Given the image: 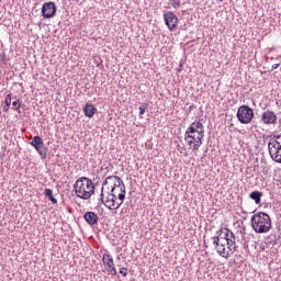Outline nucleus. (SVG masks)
I'll use <instances>...</instances> for the list:
<instances>
[{
	"mask_svg": "<svg viewBox=\"0 0 281 281\" xmlns=\"http://www.w3.org/2000/svg\"><path fill=\"white\" fill-rule=\"evenodd\" d=\"M203 137H205V127L200 121L191 123L184 133V140L193 150L201 148Z\"/></svg>",
	"mask_w": 281,
	"mask_h": 281,
	"instance_id": "obj_1",
	"label": "nucleus"
},
{
	"mask_svg": "<svg viewBox=\"0 0 281 281\" xmlns=\"http://www.w3.org/2000/svg\"><path fill=\"white\" fill-rule=\"evenodd\" d=\"M74 190L79 199L89 201L93 194H95V186L93 181L87 177L79 178L75 184Z\"/></svg>",
	"mask_w": 281,
	"mask_h": 281,
	"instance_id": "obj_2",
	"label": "nucleus"
},
{
	"mask_svg": "<svg viewBox=\"0 0 281 281\" xmlns=\"http://www.w3.org/2000/svg\"><path fill=\"white\" fill-rule=\"evenodd\" d=\"M250 223L256 234H269L271 232V216L265 212L254 214Z\"/></svg>",
	"mask_w": 281,
	"mask_h": 281,
	"instance_id": "obj_3",
	"label": "nucleus"
},
{
	"mask_svg": "<svg viewBox=\"0 0 281 281\" xmlns=\"http://www.w3.org/2000/svg\"><path fill=\"white\" fill-rule=\"evenodd\" d=\"M101 203L108 207V210H120L122 207V204L125 200V191L122 187L121 193H119V200L115 198V195H112L110 192H108L106 198H104V187L101 189Z\"/></svg>",
	"mask_w": 281,
	"mask_h": 281,
	"instance_id": "obj_4",
	"label": "nucleus"
},
{
	"mask_svg": "<svg viewBox=\"0 0 281 281\" xmlns=\"http://www.w3.org/2000/svg\"><path fill=\"white\" fill-rule=\"evenodd\" d=\"M110 186V194L114 195L117 200H120V194H122V188L126 194V186L120 176H109L102 183V188Z\"/></svg>",
	"mask_w": 281,
	"mask_h": 281,
	"instance_id": "obj_5",
	"label": "nucleus"
},
{
	"mask_svg": "<svg viewBox=\"0 0 281 281\" xmlns=\"http://www.w3.org/2000/svg\"><path fill=\"white\" fill-rule=\"evenodd\" d=\"M254 115V109L249 105H241L237 110L236 117L240 124H251Z\"/></svg>",
	"mask_w": 281,
	"mask_h": 281,
	"instance_id": "obj_6",
	"label": "nucleus"
},
{
	"mask_svg": "<svg viewBox=\"0 0 281 281\" xmlns=\"http://www.w3.org/2000/svg\"><path fill=\"white\" fill-rule=\"evenodd\" d=\"M165 25H167L170 32H175L177 30V25L179 24V18L175 12L168 11L164 13Z\"/></svg>",
	"mask_w": 281,
	"mask_h": 281,
	"instance_id": "obj_7",
	"label": "nucleus"
},
{
	"mask_svg": "<svg viewBox=\"0 0 281 281\" xmlns=\"http://www.w3.org/2000/svg\"><path fill=\"white\" fill-rule=\"evenodd\" d=\"M31 146H33L35 148V150H37V153L42 159H45V157H47V149H46L45 143H43V138H41V136H38V135L34 136L31 140Z\"/></svg>",
	"mask_w": 281,
	"mask_h": 281,
	"instance_id": "obj_8",
	"label": "nucleus"
},
{
	"mask_svg": "<svg viewBox=\"0 0 281 281\" xmlns=\"http://www.w3.org/2000/svg\"><path fill=\"white\" fill-rule=\"evenodd\" d=\"M58 8H56V2L49 1L42 5V16L43 19H54L56 16V12Z\"/></svg>",
	"mask_w": 281,
	"mask_h": 281,
	"instance_id": "obj_9",
	"label": "nucleus"
},
{
	"mask_svg": "<svg viewBox=\"0 0 281 281\" xmlns=\"http://www.w3.org/2000/svg\"><path fill=\"white\" fill-rule=\"evenodd\" d=\"M261 122L263 124H276L278 122V115H276V112L267 110L261 114Z\"/></svg>",
	"mask_w": 281,
	"mask_h": 281,
	"instance_id": "obj_10",
	"label": "nucleus"
},
{
	"mask_svg": "<svg viewBox=\"0 0 281 281\" xmlns=\"http://www.w3.org/2000/svg\"><path fill=\"white\" fill-rule=\"evenodd\" d=\"M212 240L218 256H222V258H224L227 254L225 251V240L218 237H212Z\"/></svg>",
	"mask_w": 281,
	"mask_h": 281,
	"instance_id": "obj_11",
	"label": "nucleus"
},
{
	"mask_svg": "<svg viewBox=\"0 0 281 281\" xmlns=\"http://www.w3.org/2000/svg\"><path fill=\"white\" fill-rule=\"evenodd\" d=\"M236 251V240L234 239H226L225 241V255L224 258H229L231 256H234V252Z\"/></svg>",
	"mask_w": 281,
	"mask_h": 281,
	"instance_id": "obj_12",
	"label": "nucleus"
},
{
	"mask_svg": "<svg viewBox=\"0 0 281 281\" xmlns=\"http://www.w3.org/2000/svg\"><path fill=\"white\" fill-rule=\"evenodd\" d=\"M83 218L86 221V223H88V225H98V221H99V217H98V214H95V212H86L85 215H83Z\"/></svg>",
	"mask_w": 281,
	"mask_h": 281,
	"instance_id": "obj_13",
	"label": "nucleus"
},
{
	"mask_svg": "<svg viewBox=\"0 0 281 281\" xmlns=\"http://www.w3.org/2000/svg\"><path fill=\"white\" fill-rule=\"evenodd\" d=\"M98 109L95 108V105L91 104V103H87L83 106V113L86 115V117H93V115H95Z\"/></svg>",
	"mask_w": 281,
	"mask_h": 281,
	"instance_id": "obj_14",
	"label": "nucleus"
},
{
	"mask_svg": "<svg viewBox=\"0 0 281 281\" xmlns=\"http://www.w3.org/2000/svg\"><path fill=\"white\" fill-rule=\"evenodd\" d=\"M249 199L255 201L256 205H260L262 201V192L261 191H252L249 194Z\"/></svg>",
	"mask_w": 281,
	"mask_h": 281,
	"instance_id": "obj_15",
	"label": "nucleus"
},
{
	"mask_svg": "<svg viewBox=\"0 0 281 281\" xmlns=\"http://www.w3.org/2000/svg\"><path fill=\"white\" fill-rule=\"evenodd\" d=\"M44 196H46V199H48V201H50V203H53V205H56V203H58V200H56V198H54V190H52V189H45Z\"/></svg>",
	"mask_w": 281,
	"mask_h": 281,
	"instance_id": "obj_16",
	"label": "nucleus"
},
{
	"mask_svg": "<svg viewBox=\"0 0 281 281\" xmlns=\"http://www.w3.org/2000/svg\"><path fill=\"white\" fill-rule=\"evenodd\" d=\"M102 261H103V265L108 269H110L111 267H115V262L113 261V257H111V255H109V254L103 255Z\"/></svg>",
	"mask_w": 281,
	"mask_h": 281,
	"instance_id": "obj_17",
	"label": "nucleus"
},
{
	"mask_svg": "<svg viewBox=\"0 0 281 281\" xmlns=\"http://www.w3.org/2000/svg\"><path fill=\"white\" fill-rule=\"evenodd\" d=\"M21 99H16L12 102L13 111H18V113H21Z\"/></svg>",
	"mask_w": 281,
	"mask_h": 281,
	"instance_id": "obj_18",
	"label": "nucleus"
},
{
	"mask_svg": "<svg viewBox=\"0 0 281 281\" xmlns=\"http://www.w3.org/2000/svg\"><path fill=\"white\" fill-rule=\"evenodd\" d=\"M229 233L231 231L228 228H224V233L221 238V240H224V244L227 243V240H229Z\"/></svg>",
	"mask_w": 281,
	"mask_h": 281,
	"instance_id": "obj_19",
	"label": "nucleus"
},
{
	"mask_svg": "<svg viewBox=\"0 0 281 281\" xmlns=\"http://www.w3.org/2000/svg\"><path fill=\"white\" fill-rule=\"evenodd\" d=\"M169 5H172V8H181V0H169Z\"/></svg>",
	"mask_w": 281,
	"mask_h": 281,
	"instance_id": "obj_20",
	"label": "nucleus"
},
{
	"mask_svg": "<svg viewBox=\"0 0 281 281\" xmlns=\"http://www.w3.org/2000/svg\"><path fill=\"white\" fill-rule=\"evenodd\" d=\"M148 109V103H143L139 108V115H144V113H146V110Z\"/></svg>",
	"mask_w": 281,
	"mask_h": 281,
	"instance_id": "obj_21",
	"label": "nucleus"
},
{
	"mask_svg": "<svg viewBox=\"0 0 281 281\" xmlns=\"http://www.w3.org/2000/svg\"><path fill=\"white\" fill-rule=\"evenodd\" d=\"M4 104L7 106H10V104H12V94H7L5 99H4Z\"/></svg>",
	"mask_w": 281,
	"mask_h": 281,
	"instance_id": "obj_22",
	"label": "nucleus"
},
{
	"mask_svg": "<svg viewBox=\"0 0 281 281\" xmlns=\"http://www.w3.org/2000/svg\"><path fill=\"white\" fill-rule=\"evenodd\" d=\"M223 234H225V228L223 229V228H221V229H218L217 232H216V235L215 236H213L214 238H223Z\"/></svg>",
	"mask_w": 281,
	"mask_h": 281,
	"instance_id": "obj_23",
	"label": "nucleus"
},
{
	"mask_svg": "<svg viewBox=\"0 0 281 281\" xmlns=\"http://www.w3.org/2000/svg\"><path fill=\"white\" fill-rule=\"evenodd\" d=\"M120 273L123 278H126L128 276V268H121Z\"/></svg>",
	"mask_w": 281,
	"mask_h": 281,
	"instance_id": "obj_24",
	"label": "nucleus"
},
{
	"mask_svg": "<svg viewBox=\"0 0 281 281\" xmlns=\"http://www.w3.org/2000/svg\"><path fill=\"white\" fill-rule=\"evenodd\" d=\"M108 271L110 276H117V270H115V266H112L111 268H109Z\"/></svg>",
	"mask_w": 281,
	"mask_h": 281,
	"instance_id": "obj_25",
	"label": "nucleus"
},
{
	"mask_svg": "<svg viewBox=\"0 0 281 281\" xmlns=\"http://www.w3.org/2000/svg\"><path fill=\"white\" fill-rule=\"evenodd\" d=\"M228 240H235L236 241V235H234V233L232 231L228 235Z\"/></svg>",
	"mask_w": 281,
	"mask_h": 281,
	"instance_id": "obj_26",
	"label": "nucleus"
},
{
	"mask_svg": "<svg viewBox=\"0 0 281 281\" xmlns=\"http://www.w3.org/2000/svg\"><path fill=\"white\" fill-rule=\"evenodd\" d=\"M278 67H280V64L272 65L271 71H273L274 69H278Z\"/></svg>",
	"mask_w": 281,
	"mask_h": 281,
	"instance_id": "obj_27",
	"label": "nucleus"
},
{
	"mask_svg": "<svg viewBox=\"0 0 281 281\" xmlns=\"http://www.w3.org/2000/svg\"><path fill=\"white\" fill-rule=\"evenodd\" d=\"M3 111H4V113H8V111H10V105H4Z\"/></svg>",
	"mask_w": 281,
	"mask_h": 281,
	"instance_id": "obj_28",
	"label": "nucleus"
},
{
	"mask_svg": "<svg viewBox=\"0 0 281 281\" xmlns=\"http://www.w3.org/2000/svg\"><path fill=\"white\" fill-rule=\"evenodd\" d=\"M274 139H277L278 142H281V136L280 135H274Z\"/></svg>",
	"mask_w": 281,
	"mask_h": 281,
	"instance_id": "obj_29",
	"label": "nucleus"
},
{
	"mask_svg": "<svg viewBox=\"0 0 281 281\" xmlns=\"http://www.w3.org/2000/svg\"><path fill=\"white\" fill-rule=\"evenodd\" d=\"M182 68H183V64H180L179 68L177 69V71H181Z\"/></svg>",
	"mask_w": 281,
	"mask_h": 281,
	"instance_id": "obj_30",
	"label": "nucleus"
}]
</instances>
